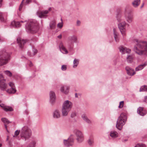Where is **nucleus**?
<instances>
[{"instance_id": "obj_1", "label": "nucleus", "mask_w": 147, "mask_h": 147, "mask_svg": "<svg viewBox=\"0 0 147 147\" xmlns=\"http://www.w3.org/2000/svg\"><path fill=\"white\" fill-rule=\"evenodd\" d=\"M20 132V138H19V139H21L25 141L29 139L32 135L31 129L26 126L23 127L21 131L20 130L16 131L13 137H17Z\"/></svg>"}, {"instance_id": "obj_2", "label": "nucleus", "mask_w": 147, "mask_h": 147, "mask_svg": "<svg viewBox=\"0 0 147 147\" xmlns=\"http://www.w3.org/2000/svg\"><path fill=\"white\" fill-rule=\"evenodd\" d=\"M136 40L137 43L134 46V50L137 54L141 55L144 51H147V42L137 40Z\"/></svg>"}, {"instance_id": "obj_3", "label": "nucleus", "mask_w": 147, "mask_h": 147, "mask_svg": "<svg viewBox=\"0 0 147 147\" xmlns=\"http://www.w3.org/2000/svg\"><path fill=\"white\" fill-rule=\"evenodd\" d=\"M27 23L26 29L28 32L34 33H36L38 30V23L36 20H32Z\"/></svg>"}, {"instance_id": "obj_4", "label": "nucleus", "mask_w": 147, "mask_h": 147, "mask_svg": "<svg viewBox=\"0 0 147 147\" xmlns=\"http://www.w3.org/2000/svg\"><path fill=\"white\" fill-rule=\"evenodd\" d=\"M127 117L125 113H121L117 121L116 127L119 130H121L123 126L126 121Z\"/></svg>"}, {"instance_id": "obj_5", "label": "nucleus", "mask_w": 147, "mask_h": 147, "mask_svg": "<svg viewBox=\"0 0 147 147\" xmlns=\"http://www.w3.org/2000/svg\"><path fill=\"white\" fill-rule=\"evenodd\" d=\"M9 55L5 50L0 51V66L6 64L9 59Z\"/></svg>"}, {"instance_id": "obj_6", "label": "nucleus", "mask_w": 147, "mask_h": 147, "mask_svg": "<svg viewBox=\"0 0 147 147\" xmlns=\"http://www.w3.org/2000/svg\"><path fill=\"white\" fill-rule=\"evenodd\" d=\"M68 40L70 43L68 44L67 47L69 51H71L74 46V43L78 42V37L76 35H73L68 37Z\"/></svg>"}, {"instance_id": "obj_7", "label": "nucleus", "mask_w": 147, "mask_h": 147, "mask_svg": "<svg viewBox=\"0 0 147 147\" xmlns=\"http://www.w3.org/2000/svg\"><path fill=\"white\" fill-rule=\"evenodd\" d=\"M73 132L76 136V139L78 142L80 143L83 141L84 135L82 131L77 129H75L73 130Z\"/></svg>"}, {"instance_id": "obj_8", "label": "nucleus", "mask_w": 147, "mask_h": 147, "mask_svg": "<svg viewBox=\"0 0 147 147\" xmlns=\"http://www.w3.org/2000/svg\"><path fill=\"white\" fill-rule=\"evenodd\" d=\"M126 24L125 22H121L118 24V27L119 29L121 34L123 37L126 34Z\"/></svg>"}, {"instance_id": "obj_9", "label": "nucleus", "mask_w": 147, "mask_h": 147, "mask_svg": "<svg viewBox=\"0 0 147 147\" xmlns=\"http://www.w3.org/2000/svg\"><path fill=\"white\" fill-rule=\"evenodd\" d=\"M49 12V10H39L37 12L36 14L40 18H46Z\"/></svg>"}, {"instance_id": "obj_10", "label": "nucleus", "mask_w": 147, "mask_h": 147, "mask_svg": "<svg viewBox=\"0 0 147 147\" xmlns=\"http://www.w3.org/2000/svg\"><path fill=\"white\" fill-rule=\"evenodd\" d=\"M26 22V23L27 21H21L20 22L13 21L11 24V26L14 28H19L22 25V23Z\"/></svg>"}, {"instance_id": "obj_11", "label": "nucleus", "mask_w": 147, "mask_h": 147, "mask_svg": "<svg viewBox=\"0 0 147 147\" xmlns=\"http://www.w3.org/2000/svg\"><path fill=\"white\" fill-rule=\"evenodd\" d=\"M74 143V140L73 138L69 137L67 140H63V143L65 146L69 147L72 146Z\"/></svg>"}, {"instance_id": "obj_12", "label": "nucleus", "mask_w": 147, "mask_h": 147, "mask_svg": "<svg viewBox=\"0 0 147 147\" xmlns=\"http://www.w3.org/2000/svg\"><path fill=\"white\" fill-rule=\"evenodd\" d=\"M73 104L70 101L66 100L64 102L62 107L71 111L72 107Z\"/></svg>"}, {"instance_id": "obj_13", "label": "nucleus", "mask_w": 147, "mask_h": 147, "mask_svg": "<svg viewBox=\"0 0 147 147\" xmlns=\"http://www.w3.org/2000/svg\"><path fill=\"white\" fill-rule=\"evenodd\" d=\"M125 16L127 21L131 23L132 21L133 16L131 12L129 10H126L125 13Z\"/></svg>"}, {"instance_id": "obj_14", "label": "nucleus", "mask_w": 147, "mask_h": 147, "mask_svg": "<svg viewBox=\"0 0 147 147\" xmlns=\"http://www.w3.org/2000/svg\"><path fill=\"white\" fill-rule=\"evenodd\" d=\"M7 84H5L3 80V76L0 74V88L2 90H4L7 88Z\"/></svg>"}, {"instance_id": "obj_15", "label": "nucleus", "mask_w": 147, "mask_h": 147, "mask_svg": "<svg viewBox=\"0 0 147 147\" xmlns=\"http://www.w3.org/2000/svg\"><path fill=\"white\" fill-rule=\"evenodd\" d=\"M49 101L51 104H53L55 102L56 98V96L54 92L51 91L49 93Z\"/></svg>"}, {"instance_id": "obj_16", "label": "nucleus", "mask_w": 147, "mask_h": 147, "mask_svg": "<svg viewBox=\"0 0 147 147\" xmlns=\"http://www.w3.org/2000/svg\"><path fill=\"white\" fill-rule=\"evenodd\" d=\"M7 13H6L0 12V22H6L7 20Z\"/></svg>"}, {"instance_id": "obj_17", "label": "nucleus", "mask_w": 147, "mask_h": 147, "mask_svg": "<svg viewBox=\"0 0 147 147\" xmlns=\"http://www.w3.org/2000/svg\"><path fill=\"white\" fill-rule=\"evenodd\" d=\"M59 48L60 51L63 53L67 54L68 53V51L64 46L62 42H61L59 44Z\"/></svg>"}, {"instance_id": "obj_18", "label": "nucleus", "mask_w": 147, "mask_h": 147, "mask_svg": "<svg viewBox=\"0 0 147 147\" xmlns=\"http://www.w3.org/2000/svg\"><path fill=\"white\" fill-rule=\"evenodd\" d=\"M125 69L127 72V73L128 75L132 76L136 74L135 71H134V70L128 66H126Z\"/></svg>"}, {"instance_id": "obj_19", "label": "nucleus", "mask_w": 147, "mask_h": 147, "mask_svg": "<svg viewBox=\"0 0 147 147\" xmlns=\"http://www.w3.org/2000/svg\"><path fill=\"white\" fill-rule=\"evenodd\" d=\"M17 41L20 47L21 48H23L24 44L26 43V41L25 40L21 38L20 37H18L17 38Z\"/></svg>"}, {"instance_id": "obj_20", "label": "nucleus", "mask_w": 147, "mask_h": 147, "mask_svg": "<svg viewBox=\"0 0 147 147\" xmlns=\"http://www.w3.org/2000/svg\"><path fill=\"white\" fill-rule=\"evenodd\" d=\"M1 102L0 100V106L5 111H13V109L11 107L5 106L4 104H1Z\"/></svg>"}, {"instance_id": "obj_21", "label": "nucleus", "mask_w": 147, "mask_h": 147, "mask_svg": "<svg viewBox=\"0 0 147 147\" xmlns=\"http://www.w3.org/2000/svg\"><path fill=\"white\" fill-rule=\"evenodd\" d=\"M137 113L140 115L144 116L147 113L146 111L142 107H139L137 109Z\"/></svg>"}, {"instance_id": "obj_22", "label": "nucleus", "mask_w": 147, "mask_h": 147, "mask_svg": "<svg viewBox=\"0 0 147 147\" xmlns=\"http://www.w3.org/2000/svg\"><path fill=\"white\" fill-rule=\"evenodd\" d=\"M120 51L123 54L125 53H129L131 52V50L130 49L125 47L123 46H121L119 47Z\"/></svg>"}, {"instance_id": "obj_23", "label": "nucleus", "mask_w": 147, "mask_h": 147, "mask_svg": "<svg viewBox=\"0 0 147 147\" xmlns=\"http://www.w3.org/2000/svg\"><path fill=\"white\" fill-rule=\"evenodd\" d=\"M69 90V86L66 85L62 86L60 88L61 92L65 94H67L68 93Z\"/></svg>"}, {"instance_id": "obj_24", "label": "nucleus", "mask_w": 147, "mask_h": 147, "mask_svg": "<svg viewBox=\"0 0 147 147\" xmlns=\"http://www.w3.org/2000/svg\"><path fill=\"white\" fill-rule=\"evenodd\" d=\"M147 65V61L145 62L142 63L141 64L139 65L135 68L136 71H140L144 67Z\"/></svg>"}, {"instance_id": "obj_25", "label": "nucleus", "mask_w": 147, "mask_h": 147, "mask_svg": "<svg viewBox=\"0 0 147 147\" xmlns=\"http://www.w3.org/2000/svg\"><path fill=\"white\" fill-rule=\"evenodd\" d=\"M53 116L55 119H58L60 117L61 115L60 111L58 110L54 111L53 113Z\"/></svg>"}, {"instance_id": "obj_26", "label": "nucleus", "mask_w": 147, "mask_h": 147, "mask_svg": "<svg viewBox=\"0 0 147 147\" xmlns=\"http://www.w3.org/2000/svg\"><path fill=\"white\" fill-rule=\"evenodd\" d=\"M113 36L116 42H118L119 41V37L118 33L116 31L115 28H113Z\"/></svg>"}, {"instance_id": "obj_27", "label": "nucleus", "mask_w": 147, "mask_h": 147, "mask_svg": "<svg viewBox=\"0 0 147 147\" xmlns=\"http://www.w3.org/2000/svg\"><path fill=\"white\" fill-rule=\"evenodd\" d=\"M82 118L83 120L88 124H91L92 123L91 121L87 117L86 115L85 114H83L82 115Z\"/></svg>"}, {"instance_id": "obj_28", "label": "nucleus", "mask_w": 147, "mask_h": 147, "mask_svg": "<svg viewBox=\"0 0 147 147\" xmlns=\"http://www.w3.org/2000/svg\"><path fill=\"white\" fill-rule=\"evenodd\" d=\"M82 118L83 120L88 124H91L92 123L91 121L87 117L86 115L85 114H83L82 115Z\"/></svg>"}, {"instance_id": "obj_29", "label": "nucleus", "mask_w": 147, "mask_h": 147, "mask_svg": "<svg viewBox=\"0 0 147 147\" xmlns=\"http://www.w3.org/2000/svg\"><path fill=\"white\" fill-rule=\"evenodd\" d=\"M82 118L83 120L88 124H91L92 123L91 121L87 117L86 115L85 114H83L82 115Z\"/></svg>"}, {"instance_id": "obj_30", "label": "nucleus", "mask_w": 147, "mask_h": 147, "mask_svg": "<svg viewBox=\"0 0 147 147\" xmlns=\"http://www.w3.org/2000/svg\"><path fill=\"white\" fill-rule=\"evenodd\" d=\"M70 111L62 107L61 109V113L63 117L67 116Z\"/></svg>"}, {"instance_id": "obj_31", "label": "nucleus", "mask_w": 147, "mask_h": 147, "mask_svg": "<svg viewBox=\"0 0 147 147\" xmlns=\"http://www.w3.org/2000/svg\"><path fill=\"white\" fill-rule=\"evenodd\" d=\"M16 91L17 90L16 88H11L6 90V92L9 94H15L16 92Z\"/></svg>"}, {"instance_id": "obj_32", "label": "nucleus", "mask_w": 147, "mask_h": 147, "mask_svg": "<svg viewBox=\"0 0 147 147\" xmlns=\"http://www.w3.org/2000/svg\"><path fill=\"white\" fill-rule=\"evenodd\" d=\"M110 136L113 138H115L118 136V133L115 131H111L110 133Z\"/></svg>"}, {"instance_id": "obj_33", "label": "nucleus", "mask_w": 147, "mask_h": 147, "mask_svg": "<svg viewBox=\"0 0 147 147\" xmlns=\"http://www.w3.org/2000/svg\"><path fill=\"white\" fill-rule=\"evenodd\" d=\"M79 60L76 59H75L73 61V67L74 68H76L78 65L79 63Z\"/></svg>"}, {"instance_id": "obj_34", "label": "nucleus", "mask_w": 147, "mask_h": 147, "mask_svg": "<svg viewBox=\"0 0 147 147\" xmlns=\"http://www.w3.org/2000/svg\"><path fill=\"white\" fill-rule=\"evenodd\" d=\"M50 28L51 29H54L56 26V23L55 21L51 22L49 24Z\"/></svg>"}, {"instance_id": "obj_35", "label": "nucleus", "mask_w": 147, "mask_h": 147, "mask_svg": "<svg viewBox=\"0 0 147 147\" xmlns=\"http://www.w3.org/2000/svg\"><path fill=\"white\" fill-rule=\"evenodd\" d=\"M140 3V0H135L132 3L133 5L135 7L137 6Z\"/></svg>"}, {"instance_id": "obj_36", "label": "nucleus", "mask_w": 147, "mask_h": 147, "mask_svg": "<svg viewBox=\"0 0 147 147\" xmlns=\"http://www.w3.org/2000/svg\"><path fill=\"white\" fill-rule=\"evenodd\" d=\"M36 142L35 140H32L28 145V147H35Z\"/></svg>"}, {"instance_id": "obj_37", "label": "nucleus", "mask_w": 147, "mask_h": 147, "mask_svg": "<svg viewBox=\"0 0 147 147\" xmlns=\"http://www.w3.org/2000/svg\"><path fill=\"white\" fill-rule=\"evenodd\" d=\"M147 91V86H141L140 88V91Z\"/></svg>"}, {"instance_id": "obj_38", "label": "nucleus", "mask_w": 147, "mask_h": 147, "mask_svg": "<svg viewBox=\"0 0 147 147\" xmlns=\"http://www.w3.org/2000/svg\"><path fill=\"white\" fill-rule=\"evenodd\" d=\"M127 59L128 62L130 63H131L133 60V57L132 55H128L127 57Z\"/></svg>"}, {"instance_id": "obj_39", "label": "nucleus", "mask_w": 147, "mask_h": 147, "mask_svg": "<svg viewBox=\"0 0 147 147\" xmlns=\"http://www.w3.org/2000/svg\"><path fill=\"white\" fill-rule=\"evenodd\" d=\"M4 73L10 77L12 76V74L9 71L6 70L4 71Z\"/></svg>"}, {"instance_id": "obj_40", "label": "nucleus", "mask_w": 147, "mask_h": 147, "mask_svg": "<svg viewBox=\"0 0 147 147\" xmlns=\"http://www.w3.org/2000/svg\"><path fill=\"white\" fill-rule=\"evenodd\" d=\"M134 147H146V146L143 144L140 143L137 144Z\"/></svg>"}, {"instance_id": "obj_41", "label": "nucleus", "mask_w": 147, "mask_h": 147, "mask_svg": "<svg viewBox=\"0 0 147 147\" xmlns=\"http://www.w3.org/2000/svg\"><path fill=\"white\" fill-rule=\"evenodd\" d=\"M1 121L4 123H9L8 119L5 118H2Z\"/></svg>"}, {"instance_id": "obj_42", "label": "nucleus", "mask_w": 147, "mask_h": 147, "mask_svg": "<svg viewBox=\"0 0 147 147\" xmlns=\"http://www.w3.org/2000/svg\"><path fill=\"white\" fill-rule=\"evenodd\" d=\"M88 143L90 145H92L93 143V139L92 138H89L88 140Z\"/></svg>"}, {"instance_id": "obj_43", "label": "nucleus", "mask_w": 147, "mask_h": 147, "mask_svg": "<svg viewBox=\"0 0 147 147\" xmlns=\"http://www.w3.org/2000/svg\"><path fill=\"white\" fill-rule=\"evenodd\" d=\"M121 15L120 13H118L117 15L116 18L118 21H120L121 20Z\"/></svg>"}, {"instance_id": "obj_44", "label": "nucleus", "mask_w": 147, "mask_h": 147, "mask_svg": "<svg viewBox=\"0 0 147 147\" xmlns=\"http://www.w3.org/2000/svg\"><path fill=\"white\" fill-rule=\"evenodd\" d=\"M124 102L123 101H121L119 103V105L118 107L119 108H122L123 106Z\"/></svg>"}, {"instance_id": "obj_45", "label": "nucleus", "mask_w": 147, "mask_h": 147, "mask_svg": "<svg viewBox=\"0 0 147 147\" xmlns=\"http://www.w3.org/2000/svg\"><path fill=\"white\" fill-rule=\"evenodd\" d=\"M67 68V65H63L61 67V69L63 71H65Z\"/></svg>"}, {"instance_id": "obj_46", "label": "nucleus", "mask_w": 147, "mask_h": 147, "mask_svg": "<svg viewBox=\"0 0 147 147\" xmlns=\"http://www.w3.org/2000/svg\"><path fill=\"white\" fill-rule=\"evenodd\" d=\"M9 86L11 88H16L14 84L12 82H10L9 83Z\"/></svg>"}, {"instance_id": "obj_47", "label": "nucleus", "mask_w": 147, "mask_h": 147, "mask_svg": "<svg viewBox=\"0 0 147 147\" xmlns=\"http://www.w3.org/2000/svg\"><path fill=\"white\" fill-rule=\"evenodd\" d=\"M57 26V27L59 28H62L63 26L62 22L59 23L58 24Z\"/></svg>"}, {"instance_id": "obj_48", "label": "nucleus", "mask_w": 147, "mask_h": 147, "mask_svg": "<svg viewBox=\"0 0 147 147\" xmlns=\"http://www.w3.org/2000/svg\"><path fill=\"white\" fill-rule=\"evenodd\" d=\"M24 0H23L21 4L20 5L19 9H21L22 8V6H23V2L24 1Z\"/></svg>"}, {"instance_id": "obj_49", "label": "nucleus", "mask_w": 147, "mask_h": 147, "mask_svg": "<svg viewBox=\"0 0 147 147\" xmlns=\"http://www.w3.org/2000/svg\"><path fill=\"white\" fill-rule=\"evenodd\" d=\"M81 22L79 20H77L76 23V25L78 26H79L80 25Z\"/></svg>"}, {"instance_id": "obj_50", "label": "nucleus", "mask_w": 147, "mask_h": 147, "mask_svg": "<svg viewBox=\"0 0 147 147\" xmlns=\"http://www.w3.org/2000/svg\"><path fill=\"white\" fill-rule=\"evenodd\" d=\"M33 52H34L33 55H34L36 54V53L37 52V50L36 49H34L33 50Z\"/></svg>"}, {"instance_id": "obj_51", "label": "nucleus", "mask_w": 147, "mask_h": 147, "mask_svg": "<svg viewBox=\"0 0 147 147\" xmlns=\"http://www.w3.org/2000/svg\"><path fill=\"white\" fill-rule=\"evenodd\" d=\"M31 0H26L25 4H28L31 2Z\"/></svg>"}, {"instance_id": "obj_52", "label": "nucleus", "mask_w": 147, "mask_h": 147, "mask_svg": "<svg viewBox=\"0 0 147 147\" xmlns=\"http://www.w3.org/2000/svg\"><path fill=\"white\" fill-rule=\"evenodd\" d=\"M76 115V114L74 113H73L71 114V117L72 118L74 117Z\"/></svg>"}, {"instance_id": "obj_53", "label": "nucleus", "mask_w": 147, "mask_h": 147, "mask_svg": "<svg viewBox=\"0 0 147 147\" xmlns=\"http://www.w3.org/2000/svg\"><path fill=\"white\" fill-rule=\"evenodd\" d=\"M13 2H11L10 3H9V7H11V6H12L13 5Z\"/></svg>"}, {"instance_id": "obj_54", "label": "nucleus", "mask_w": 147, "mask_h": 147, "mask_svg": "<svg viewBox=\"0 0 147 147\" xmlns=\"http://www.w3.org/2000/svg\"><path fill=\"white\" fill-rule=\"evenodd\" d=\"M28 65L30 67H31L33 65V64L32 62L30 61L29 62V63H28Z\"/></svg>"}, {"instance_id": "obj_55", "label": "nucleus", "mask_w": 147, "mask_h": 147, "mask_svg": "<svg viewBox=\"0 0 147 147\" xmlns=\"http://www.w3.org/2000/svg\"><path fill=\"white\" fill-rule=\"evenodd\" d=\"M3 0H0V7L2 5Z\"/></svg>"}, {"instance_id": "obj_56", "label": "nucleus", "mask_w": 147, "mask_h": 147, "mask_svg": "<svg viewBox=\"0 0 147 147\" xmlns=\"http://www.w3.org/2000/svg\"><path fill=\"white\" fill-rule=\"evenodd\" d=\"M57 37L59 38V39H61V38H62V35L61 34H60V35H59L58 36H57Z\"/></svg>"}, {"instance_id": "obj_57", "label": "nucleus", "mask_w": 147, "mask_h": 147, "mask_svg": "<svg viewBox=\"0 0 147 147\" xmlns=\"http://www.w3.org/2000/svg\"><path fill=\"white\" fill-rule=\"evenodd\" d=\"M28 55H29L30 56H31V53L29 51H28Z\"/></svg>"}, {"instance_id": "obj_58", "label": "nucleus", "mask_w": 147, "mask_h": 147, "mask_svg": "<svg viewBox=\"0 0 147 147\" xmlns=\"http://www.w3.org/2000/svg\"><path fill=\"white\" fill-rule=\"evenodd\" d=\"M144 99H145L146 100H147V96H145L144 97Z\"/></svg>"}, {"instance_id": "obj_59", "label": "nucleus", "mask_w": 147, "mask_h": 147, "mask_svg": "<svg viewBox=\"0 0 147 147\" xmlns=\"http://www.w3.org/2000/svg\"><path fill=\"white\" fill-rule=\"evenodd\" d=\"M75 97H78L77 94V93H76V94H75Z\"/></svg>"}, {"instance_id": "obj_60", "label": "nucleus", "mask_w": 147, "mask_h": 147, "mask_svg": "<svg viewBox=\"0 0 147 147\" xmlns=\"http://www.w3.org/2000/svg\"><path fill=\"white\" fill-rule=\"evenodd\" d=\"M144 5V3H143L142 4V5L141 6V8H142V7Z\"/></svg>"}, {"instance_id": "obj_61", "label": "nucleus", "mask_w": 147, "mask_h": 147, "mask_svg": "<svg viewBox=\"0 0 147 147\" xmlns=\"http://www.w3.org/2000/svg\"><path fill=\"white\" fill-rule=\"evenodd\" d=\"M5 128L6 129H7V125H5Z\"/></svg>"}, {"instance_id": "obj_62", "label": "nucleus", "mask_w": 147, "mask_h": 147, "mask_svg": "<svg viewBox=\"0 0 147 147\" xmlns=\"http://www.w3.org/2000/svg\"><path fill=\"white\" fill-rule=\"evenodd\" d=\"M2 146V144H1L0 143V147H1Z\"/></svg>"}, {"instance_id": "obj_63", "label": "nucleus", "mask_w": 147, "mask_h": 147, "mask_svg": "<svg viewBox=\"0 0 147 147\" xmlns=\"http://www.w3.org/2000/svg\"><path fill=\"white\" fill-rule=\"evenodd\" d=\"M48 9H51V7H49Z\"/></svg>"}, {"instance_id": "obj_64", "label": "nucleus", "mask_w": 147, "mask_h": 147, "mask_svg": "<svg viewBox=\"0 0 147 147\" xmlns=\"http://www.w3.org/2000/svg\"><path fill=\"white\" fill-rule=\"evenodd\" d=\"M34 1V2H35L36 3V1Z\"/></svg>"}]
</instances>
